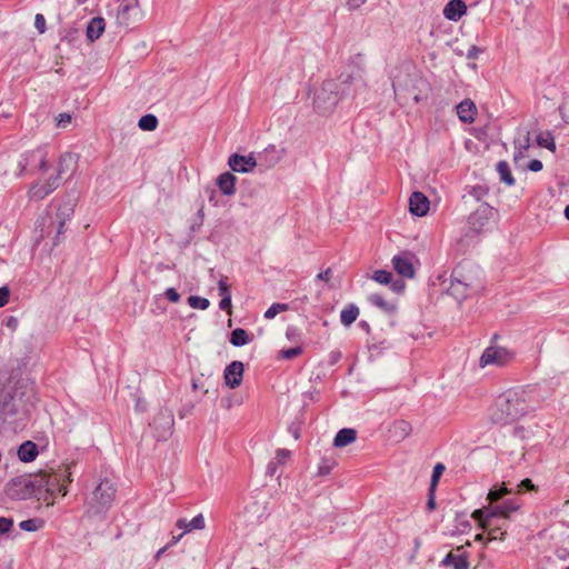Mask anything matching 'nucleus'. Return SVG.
I'll use <instances>...</instances> for the list:
<instances>
[{
  "label": "nucleus",
  "mask_w": 569,
  "mask_h": 569,
  "mask_svg": "<svg viewBox=\"0 0 569 569\" xmlns=\"http://www.w3.org/2000/svg\"><path fill=\"white\" fill-rule=\"evenodd\" d=\"M46 471L19 477L10 483V495L17 499L36 498L47 506L53 505V498L44 487Z\"/></svg>",
  "instance_id": "obj_1"
},
{
  "label": "nucleus",
  "mask_w": 569,
  "mask_h": 569,
  "mask_svg": "<svg viewBox=\"0 0 569 569\" xmlns=\"http://www.w3.org/2000/svg\"><path fill=\"white\" fill-rule=\"evenodd\" d=\"M79 157L72 153H66L60 158L58 173L54 178H49L44 183L37 182L30 188V197L37 200L43 199L50 192L56 190L64 177L72 176L78 168Z\"/></svg>",
  "instance_id": "obj_2"
},
{
  "label": "nucleus",
  "mask_w": 569,
  "mask_h": 569,
  "mask_svg": "<svg viewBox=\"0 0 569 569\" xmlns=\"http://www.w3.org/2000/svg\"><path fill=\"white\" fill-rule=\"evenodd\" d=\"M116 487L109 479L101 480L93 490L90 506L96 511L108 508L116 498Z\"/></svg>",
  "instance_id": "obj_3"
},
{
  "label": "nucleus",
  "mask_w": 569,
  "mask_h": 569,
  "mask_svg": "<svg viewBox=\"0 0 569 569\" xmlns=\"http://www.w3.org/2000/svg\"><path fill=\"white\" fill-rule=\"evenodd\" d=\"M515 353L502 347H489L487 348L481 358L480 366L486 367L488 365L503 366L509 363L513 359Z\"/></svg>",
  "instance_id": "obj_4"
},
{
  "label": "nucleus",
  "mask_w": 569,
  "mask_h": 569,
  "mask_svg": "<svg viewBox=\"0 0 569 569\" xmlns=\"http://www.w3.org/2000/svg\"><path fill=\"white\" fill-rule=\"evenodd\" d=\"M415 253L409 251L400 252L392 259V264L398 274L405 278L415 277V264L418 263Z\"/></svg>",
  "instance_id": "obj_5"
},
{
  "label": "nucleus",
  "mask_w": 569,
  "mask_h": 569,
  "mask_svg": "<svg viewBox=\"0 0 569 569\" xmlns=\"http://www.w3.org/2000/svg\"><path fill=\"white\" fill-rule=\"evenodd\" d=\"M472 518L479 521V526L483 530H488L489 540L502 539L505 536L503 531H500V528L492 527V518L493 516L489 512H486L482 509L475 510L472 512Z\"/></svg>",
  "instance_id": "obj_6"
},
{
  "label": "nucleus",
  "mask_w": 569,
  "mask_h": 569,
  "mask_svg": "<svg viewBox=\"0 0 569 569\" xmlns=\"http://www.w3.org/2000/svg\"><path fill=\"white\" fill-rule=\"evenodd\" d=\"M430 207L429 199L422 192H413L409 199V210L412 214L423 217Z\"/></svg>",
  "instance_id": "obj_7"
},
{
  "label": "nucleus",
  "mask_w": 569,
  "mask_h": 569,
  "mask_svg": "<svg viewBox=\"0 0 569 569\" xmlns=\"http://www.w3.org/2000/svg\"><path fill=\"white\" fill-rule=\"evenodd\" d=\"M243 377V365L240 361L231 362L224 370V381L230 388L240 386Z\"/></svg>",
  "instance_id": "obj_8"
},
{
  "label": "nucleus",
  "mask_w": 569,
  "mask_h": 569,
  "mask_svg": "<svg viewBox=\"0 0 569 569\" xmlns=\"http://www.w3.org/2000/svg\"><path fill=\"white\" fill-rule=\"evenodd\" d=\"M66 480H61V475L57 472H46V482L44 487L48 490V493L51 495V498L54 499L56 493H61L64 496L67 493V485Z\"/></svg>",
  "instance_id": "obj_9"
},
{
  "label": "nucleus",
  "mask_w": 569,
  "mask_h": 569,
  "mask_svg": "<svg viewBox=\"0 0 569 569\" xmlns=\"http://www.w3.org/2000/svg\"><path fill=\"white\" fill-rule=\"evenodd\" d=\"M229 166L233 171L248 172L257 166V162L252 156L232 154L229 158Z\"/></svg>",
  "instance_id": "obj_10"
},
{
  "label": "nucleus",
  "mask_w": 569,
  "mask_h": 569,
  "mask_svg": "<svg viewBox=\"0 0 569 569\" xmlns=\"http://www.w3.org/2000/svg\"><path fill=\"white\" fill-rule=\"evenodd\" d=\"M443 562L446 566H450L453 569L469 568L468 557L462 547H458L449 552Z\"/></svg>",
  "instance_id": "obj_11"
},
{
  "label": "nucleus",
  "mask_w": 569,
  "mask_h": 569,
  "mask_svg": "<svg viewBox=\"0 0 569 569\" xmlns=\"http://www.w3.org/2000/svg\"><path fill=\"white\" fill-rule=\"evenodd\" d=\"M457 114L465 123H472L476 120L478 110L472 100L466 99L457 106Z\"/></svg>",
  "instance_id": "obj_12"
},
{
  "label": "nucleus",
  "mask_w": 569,
  "mask_h": 569,
  "mask_svg": "<svg viewBox=\"0 0 569 569\" xmlns=\"http://www.w3.org/2000/svg\"><path fill=\"white\" fill-rule=\"evenodd\" d=\"M467 12V4L462 0H451L443 9V14L448 20L457 21Z\"/></svg>",
  "instance_id": "obj_13"
},
{
  "label": "nucleus",
  "mask_w": 569,
  "mask_h": 569,
  "mask_svg": "<svg viewBox=\"0 0 569 569\" xmlns=\"http://www.w3.org/2000/svg\"><path fill=\"white\" fill-rule=\"evenodd\" d=\"M38 447L33 441H24L18 449V458L22 462H31L38 456Z\"/></svg>",
  "instance_id": "obj_14"
},
{
  "label": "nucleus",
  "mask_w": 569,
  "mask_h": 569,
  "mask_svg": "<svg viewBox=\"0 0 569 569\" xmlns=\"http://www.w3.org/2000/svg\"><path fill=\"white\" fill-rule=\"evenodd\" d=\"M106 28V22L103 18L97 17L93 18L88 27H87V37L90 41H94L103 33Z\"/></svg>",
  "instance_id": "obj_15"
},
{
  "label": "nucleus",
  "mask_w": 569,
  "mask_h": 569,
  "mask_svg": "<svg viewBox=\"0 0 569 569\" xmlns=\"http://www.w3.org/2000/svg\"><path fill=\"white\" fill-rule=\"evenodd\" d=\"M356 437H357V432L355 429H350V428H345V429H341L335 440H333V445L336 447H345L351 442H353L356 440Z\"/></svg>",
  "instance_id": "obj_16"
},
{
  "label": "nucleus",
  "mask_w": 569,
  "mask_h": 569,
  "mask_svg": "<svg viewBox=\"0 0 569 569\" xmlns=\"http://www.w3.org/2000/svg\"><path fill=\"white\" fill-rule=\"evenodd\" d=\"M218 186L220 190L226 194H232L234 192L236 178L230 172H224L218 178Z\"/></svg>",
  "instance_id": "obj_17"
},
{
  "label": "nucleus",
  "mask_w": 569,
  "mask_h": 569,
  "mask_svg": "<svg viewBox=\"0 0 569 569\" xmlns=\"http://www.w3.org/2000/svg\"><path fill=\"white\" fill-rule=\"evenodd\" d=\"M38 227L40 228L41 236H49L54 227V221L50 212H46L38 220Z\"/></svg>",
  "instance_id": "obj_18"
},
{
  "label": "nucleus",
  "mask_w": 569,
  "mask_h": 569,
  "mask_svg": "<svg viewBox=\"0 0 569 569\" xmlns=\"http://www.w3.org/2000/svg\"><path fill=\"white\" fill-rule=\"evenodd\" d=\"M358 316L359 309L356 306L351 305L341 311V322L345 326H350L357 320Z\"/></svg>",
  "instance_id": "obj_19"
},
{
  "label": "nucleus",
  "mask_w": 569,
  "mask_h": 569,
  "mask_svg": "<svg viewBox=\"0 0 569 569\" xmlns=\"http://www.w3.org/2000/svg\"><path fill=\"white\" fill-rule=\"evenodd\" d=\"M519 509V506H510V505H506V506H502V507H497L495 509H483L486 512H489L490 515H492L493 517L496 516H499V517H502V518H509V516L517 511Z\"/></svg>",
  "instance_id": "obj_20"
},
{
  "label": "nucleus",
  "mask_w": 569,
  "mask_h": 569,
  "mask_svg": "<svg viewBox=\"0 0 569 569\" xmlns=\"http://www.w3.org/2000/svg\"><path fill=\"white\" fill-rule=\"evenodd\" d=\"M249 341V337L246 330L238 328L231 332L230 342L233 346H243Z\"/></svg>",
  "instance_id": "obj_21"
},
{
  "label": "nucleus",
  "mask_w": 569,
  "mask_h": 569,
  "mask_svg": "<svg viewBox=\"0 0 569 569\" xmlns=\"http://www.w3.org/2000/svg\"><path fill=\"white\" fill-rule=\"evenodd\" d=\"M158 120L152 114H146L139 120V128L144 131H152L157 128Z\"/></svg>",
  "instance_id": "obj_22"
},
{
  "label": "nucleus",
  "mask_w": 569,
  "mask_h": 569,
  "mask_svg": "<svg viewBox=\"0 0 569 569\" xmlns=\"http://www.w3.org/2000/svg\"><path fill=\"white\" fill-rule=\"evenodd\" d=\"M497 170H498L502 181H505L509 186L513 184L515 180L512 178L510 168L507 162H505V161L499 162L497 166Z\"/></svg>",
  "instance_id": "obj_23"
},
{
  "label": "nucleus",
  "mask_w": 569,
  "mask_h": 569,
  "mask_svg": "<svg viewBox=\"0 0 569 569\" xmlns=\"http://www.w3.org/2000/svg\"><path fill=\"white\" fill-rule=\"evenodd\" d=\"M537 142L539 146L545 147L549 150L555 151L556 149L553 138L549 132L539 134L537 138Z\"/></svg>",
  "instance_id": "obj_24"
},
{
  "label": "nucleus",
  "mask_w": 569,
  "mask_h": 569,
  "mask_svg": "<svg viewBox=\"0 0 569 569\" xmlns=\"http://www.w3.org/2000/svg\"><path fill=\"white\" fill-rule=\"evenodd\" d=\"M43 526V521L41 519H29L20 522V528L26 531H36Z\"/></svg>",
  "instance_id": "obj_25"
},
{
  "label": "nucleus",
  "mask_w": 569,
  "mask_h": 569,
  "mask_svg": "<svg viewBox=\"0 0 569 569\" xmlns=\"http://www.w3.org/2000/svg\"><path fill=\"white\" fill-rule=\"evenodd\" d=\"M289 309L288 305L286 303H274L264 313V317L267 319L274 318L278 313L284 312Z\"/></svg>",
  "instance_id": "obj_26"
},
{
  "label": "nucleus",
  "mask_w": 569,
  "mask_h": 569,
  "mask_svg": "<svg viewBox=\"0 0 569 569\" xmlns=\"http://www.w3.org/2000/svg\"><path fill=\"white\" fill-rule=\"evenodd\" d=\"M302 353L301 347H295L289 349H283L278 352V358L280 359H292L295 357H298Z\"/></svg>",
  "instance_id": "obj_27"
},
{
  "label": "nucleus",
  "mask_w": 569,
  "mask_h": 569,
  "mask_svg": "<svg viewBox=\"0 0 569 569\" xmlns=\"http://www.w3.org/2000/svg\"><path fill=\"white\" fill-rule=\"evenodd\" d=\"M188 302H189L190 307H192L194 309H202V310H204L209 306V301L207 299L200 298V297H197V296L189 297Z\"/></svg>",
  "instance_id": "obj_28"
},
{
  "label": "nucleus",
  "mask_w": 569,
  "mask_h": 569,
  "mask_svg": "<svg viewBox=\"0 0 569 569\" xmlns=\"http://www.w3.org/2000/svg\"><path fill=\"white\" fill-rule=\"evenodd\" d=\"M507 493H509V490L505 486L500 487L499 489H491L488 493V500L490 502H496Z\"/></svg>",
  "instance_id": "obj_29"
},
{
  "label": "nucleus",
  "mask_w": 569,
  "mask_h": 569,
  "mask_svg": "<svg viewBox=\"0 0 569 569\" xmlns=\"http://www.w3.org/2000/svg\"><path fill=\"white\" fill-rule=\"evenodd\" d=\"M372 278L380 283L387 284L391 281L392 274L389 271L386 270H377L375 271Z\"/></svg>",
  "instance_id": "obj_30"
},
{
  "label": "nucleus",
  "mask_w": 569,
  "mask_h": 569,
  "mask_svg": "<svg viewBox=\"0 0 569 569\" xmlns=\"http://www.w3.org/2000/svg\"><path fill=\"white\" fill-rule=\"evenodd\" d=\"M138 6L139 0H123V2L120 6L119 12L122 16H127L130 12V10L138 8Z\"/></svg>",
  "instance_id": "obj_31"
},
{
  "label": "nucleus",
  "mask_w": 569,
  "mask_h": 569,
  "mask_svg": "<svg viewBox=\"0 0 569 569\" xmlns=\"http://www.w3.org/2000/svg\"><path fill=\"white\" fill-rule=\"evenodd\" d=\"M445 470V466L442 463H437L433 468L432 480H431V490H433Z\"/></svg>",
  "instance_id": "obj_32"
},
{
  "label": "nucleus",
  "mask_w": 569,
  "mask_h": 569,
  "mask_svg": "<svg viewBox=\"0 0 569 569\" xmlns=\"http://www.w3.org/2000/svg\"><path fill=\"white\" fill-rule=\"evenodd\" d=\"M13 520L10 518L0 517V535L7 533L11 530Z\"/></svg>",
  "instance_id": "obj_33"
},
{
  "label": "nucleus",
  "mask_w": 569,
  "mask_h": 569,
  "mask_svg": "<svg viewBox=\"0 0 569 569\" xmlns=\"http://www.w3.org/2000/svg\"><path fill=\"white\" fill-rule=\"evenodd\" d=\"M220 308L226 310L229 315L231 313V298L230 293H226L220 301Z\"/></svg>",
  "instance_id": "obj_34"
},
{
  "label": "nucleus",
  "mask_w": 569,
  "mask_h": 569,
  "mask_svg": "<svg viewBox=\"0 0 569 569\" xmlns=\"http://www.w3.org/2000/svg\"><path fill=\"white\" fill-rule=\"evenodd\" d=\"M189 526H190V529H202L204 527V521H203V518L201 515L194 517L190 522H189Z\"/></svg>",
  "instance_id": "obj_35"
},
{
  "label": "nucleus",
  "mask_w": 569,
  "mask_h": 569,
  "mask_svg": "<svg viewBox=\"0 0 569 569\" xmlns=\"http://www.w3.org/2000/svg\"><path fill=\"white\" fill-rule=\"evenodd\" d=\"M10 291L7 287L0 288V308L9 302Z\"/></svg>",
  "instance_id": "obj_36"
},
{
  "label": "nucleus",
  "mask_w": 569,
  "mask_h": 569,
  "mask_svg": "<svg viewBox=\"0 0 569 569\" xmlns=\"http://www.w3.org/2000/svg\"><path fill=\"white\" fill-rule=\"evenodd\" d=\"M34 24H36L37 29L39 30V32H41V33L44 32V30H46V20H44V17L42 14L38 13L36 16Z\"/></svg>",
  "instance_id": "obj_37"
},
{
  "label": "nucleus",
  "mask_w": 569,
  "mask_h": 569,
  "mask_svg": "<svg viewBox=\"0 0 569 569\" xmlns=\"http://www.w3.org/2000/svg\"><path fill=\"white\" fill-rule=\"evenodd\" d=\"M71 122V116L69 113H61L59 114V117L57 118V124L59 127H66L67 124H69Z\"/></svg>",
  "instance_id": "obj_38"
},
{
  "label": "nucleus",
  "mask_w": 569,
  "mask_h": 569,
  "mask_svg": "<svg viewBox=\"0 0 569 569\" xmlns=\"http://www.w3.org/2000/svg\"><path fill=\"white\" fill-rule=\"evenodd\" d=\"M525 488L527 490H530V491H535L537 488L536 486L532 483V481L530 479H523L520 485H519V491Z\"/></svg>",
  "instance_id": "obj_39"
},
{
  "label": "nucleus",
  "mask_w": 569,
  "mask_h": 569,
  "mask_svg": "<svg viewBox=\"0 0 569 569\" xmlns=\"http://www.w3.org/2000/svg\"><path fill=\"white\" fill-rule=\"evenodd\" d=\"M166 297L172 302H177L180 298L179 293L172 288L166 291Z\"/></svg>",
  "instance_id": "obj_40"
},
{
  "label": "nucleus",
  "mask_w": 569,
  "mask_h": 569,
  "mask_svg": "<svg viewBox=\"0 0 569 569\" xmlns=\"http://www.w3.org/2000/svg\"><path fill=\"white\" fill-rule=\"evenodd\" d=\"M529 169L531 171H539L542 169V163L539 160H531L529 163Z\"/></svg>",
  "instance_id": "obj_41"
},
{
  "label": "nucleus",
  "mask_w": 569,
  "mask_h": 569,
  "mask_svg": "<svg viewBox=\"0 0 569 569\" xmlns=\"http://www.w3.org/2000/svg\"><path fill=\"white\" fill-rule=\"evenodd\" d=\"M219 290H220V296L221 297H224L226 293H229V287H228L226 281L221 280L219 282Z\"/></svg>",
  "instance_id": "obj_42"
},
{
  "label": "nucleus",
  "mask_w": 569,
  "mask_h": 569,
  "mask_svg": "<svg viewBox=\"0 0 569 569\" xmlns=\"http://www.w3.org/2000/svg\"><path fill=\"white\" fill-rule=\"evenodd\" d=\"M330 278H331V270L330 269H327L326 271L320 272L318 274V279L323 280L326 282H328L330 280Z\"/></svg>",
  "instance_id": "obj_43"
},
{
  "label": "nucleus",
  "mask_w": 569,
  "mask_h": 569,
  "mask_svg": "<svg viewBox=\"0 0 569 569\" xmlns=\"http://www.w3.org/2000/svg\"><path fill=\"white\" fill-rule=\"evenodd\" d=\"M177 526L179 528H183L186 531H190L191 530L189 523H187L184 520H179L177 522Z\"/></svg>",
  "instance_id": "obj_44"
},
{
  "label": "nucleus",
  "mask_w": 569,
  "mask_h": 569,
  "mask_svg": "<svg viewBox=\"0 0 569 569\" xmlns=\"http://www.w3.org/2000/svg\"><path fill=\"white\" fill-rule=\"evenodd\" d=\"M39 169H40L41 171H46V169H47V160H46V158H42V159L40 160Z\"/></svg>",
  "instance_id": "obj_45"
},
{
  "label": "nucleus",
  "mask_w": 569,
  "mask_h": 569,
  "mask_svg": "<svg viewBox=\"0 0 569 569\" xmlns=\"http://www.w3.org/2000/svg\"><path fill=\"white\" fill-rule=\"evenodd\" d=\"M373 301L376 305H378L380 307H385V302L379 297H375Z\"/></svg>",
  "instance_id": "obj_46"
},
{
  "label": "nucleus",
  "mask_w": 569,
  "mask_h": 569,
  "mask_svg": "<svg viewBox=\"0 0 569 569\" xmlns=\"http://www.w3.org/2000/svg\"><path fill=\"white\" fill-rule=\"evenodd\" d=\"M63 224H64V222H63V221H59L58 227H57V232H58V233H61L62 228H63Z\"/></svg>",
  "instance_id": "obj_47"
},
{
  "label": "nucleus",
  "mask_w": 569,
  "mask_h": 569,
  "mask_svg": "<svg viewBox=\"0 0 569 569\" xmlns=\"http://www.w3.org/2000/svg\"><path fill=\"white\" fill-rule=\"evenodd\" d=\"M565 216L569 220V204L565 209Z\"/></svg>",
  "instance_id": "obj_48"
},
{
  "label": "nucleus",
  "mask_w": 569,
  "mask_h": 569,
  "mask_svg": "<svg viewBox=\"0 0 569 569\" xmlns=\"http://www.w3.org/2000/svg\"><path fill=\"white\" fill-rule=\"evenodd\" d=\"M482 539H483V535L482 533H479V535L476 536V540L481 541Z\"/></svg>",
  "instance_id": "obj_49"
},
{
  "label": "nucleus",
  "mask_w": 569,
  "mask_h": 569,
  "mask_svg": "<svg viewBox=\"0 0 569 569\" xmlns=\"http://www.w3.org/2000/svg\"><path fill=\"white\" fill-rule=\"evenodd\" d=\"M280 455L282 456V458H287L289 456V453L284 451L280 452Z\"/></svg>",
  "instance_id": "obj_50"
},
{
  "label": "nucleus",
  "mask_w": 569,
  "mask_h": 569,
  "mask_svg": "<svg viewBox=\"0 0 569 569\" xmlns=\"http://www.w3.org/2000/svg\"><path fill=\"white\" fill-rule=\"evenodd\" d=\"M429 506H430V507H432V506H433V501H432V500H430V501H429Z\"/></svg>",
  "instance_id": "obj_51"
},
{
  "label": "nucleus",
  "mask_w": 569,
  "mask_h": 569,
  "mask_svg": "<svg viewBox=\"0 0 569 569\" xmlns=\"http://www.w3.org/2000/svg\"><path fill=\"white\" fill-rule=\"evenodd\" d=\"M361 2H363L365 0H360Z\"/></svg>",
  "instance_id": "obj_52"
}]
</instances>
